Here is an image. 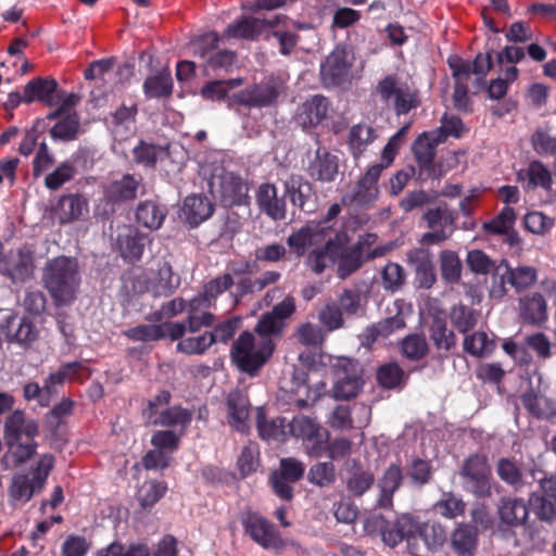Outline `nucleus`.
Segmentation results:
<instances>
[{"instance_id":"nucleus-44","label":"nucleus","mask_w":556,"mask_h":556,"mask_svg":"<svg viewBox=\"0 0 556 556\" xmlns=\"http://www.w3.org/2000/svg\"><path fill=\"white\" fill-rule=\"evenodd\" d=\"M229 424L238 431H245L249 417V401L240 392H232L228 396Z\"/></svg>"},{"instance_id":"nucleus-59","label":"nucleus","mask_w":556,"mask_h":556,"mask_svg":"<svg viewBox=\"0 0 556 556\" xmlns=\"http://www.w3.org/2000/svg\"><path fill=\"white\" fill-rule=\"evenodd\" d=\"M212 344V336L208 332H204L180 340L177 344V350L188 355L203 354Z\"/></svg>"},{"instance_id":"nucleus-64","label":"nucleus","mask_w":556,"mask_h":556,"mask_svg":"<svg viewBox=\"0 0 556 556\" xmlns=\"http://www.w3.org/2000/svg\"><path fill=\"white\" fill-rule=\"evenodd\" d=\"M165 154V150L152 143L140 141V143L134 148L135 161L144 166H154L157 159Z\"/></svg>"},{"instance_id":"nucleus-19","label":"nucleus","mask_w":556,"mask_h":556,"mask_svg":"<svg viewBox=\"0 0 556 556\" xmlns=\"http://www.w3.org/2000/svg\"><path fill=\"white\" fill-rule=\"evenodd\" d=\"M186 332L182 323L170 321L161 325H140L124 331V334L134 341L149 342L169 337L172 340L180 339Z\"/></svg>"},{"instance_id":"nucleus-17","label":"nucleus","mask_w":556,"mask_h":556,"mask_svg":"<svg viewBox=\"0 0 556 556\" xmlns=\"http://www.w3.org/2000/svg\"><path fill=\"white\" fill-rule=\"evenodd\" d=\"M371 522L381 529L382 541L391 547L396 546L404 539L409 544L418 530V522L409 515H402L393 523L387 522L381 516L374 517L368 521L367 527H370Z\"/></svg>"},{"instance_id":"nucleus-33","label":"nucleus","mask_w":556,"mask_h":556,"mask_svg":"<svg viewBox=\"0 0 556 556\" xmlns=\"http://www.w3.org/2000/svg\"><path fill=\"white\" fill-rule=\"evenodd\" d=\"M39 434L38 422L28 418L24 412L15 410L9 415L4 422V438L16 440L17 437H37Z\"/></svg>"},{"instance_id":"nucleus-4","label":"nucleus","mask_w":556,"mask_h":556,"mask_svg":"<svg viewBox=\"0 0 556 556\" xmlns=\"http://www.w3.org/2000/svg\"><path fill=\"white\" fill-rule=\"evenodd\" d=\"M231 274L225 273L211 279L203 286V291L189 302L188 328L195 332L202 326H211L214 321L213 314L206 312L214 305L216 299L233 286Z\"/></svg>"},{"instance_id":"nucleus-6","label":"nucleus","mask_w":556,"mask_h":556,"mask_svg":"<svg viewBox=\"0 0 556 556\" xmlns=\"http://www.w3.org/2000/svg\"><path fill=\"white\" fill-rule=\"evenodd\" d=\"M376 92L386 106L393 109L397 115L407 114L420 104L417 89L399 75L392 74L381 79Z\"/></svg>"},{"instance_id":"nucleus-55","label":"nucleus","mask_w":556,"mask_h":556,"mask_svg":"<svg viewBox=\"0 0 556 556\" xmlns=\"http://www.w3.org/2000/svg\"><path fill=\"white\" fill-rule=\"evenodd\" d=\"M430 338L439 350H451L455 343L456 338L454 332L447 328L443 319L435 318L430 328Z\"/></svg>"},{"instance_id":"nucleus-45","label":"nucleus","mask_w":556,"mask_h":556,"mask_svg":"<svg viewBox=\"0 0 556 556\" xmlns=\"http://www.w3.org/2000/svg\"><path fill=\"white\" fill-rule=\"evenodd\" d=\"M402 482V470L397 465H391L384 472L379 482L380 497L378 504L380 507L389 508L392 506V497Z\"/></svg>"},{"instance_id":"nucleus-42","label":"nucleus","mask_w":556,"mask_h":556,"mask_svg":"<svg viewBox=\"0 0 556 556\" xmlns=\"http://www.w3.org/2000/svg\"><path fill=\"white\" fill-rule=\"evenodd\" d=\"M141 179L126 174L121 179L113 180L106 187V195L113 201H127L136 198Z\"/></svg>"},{"instance_id":"nucleus-14","label":"nucleus","mask_w":556,"mask_h":556,"mask_svg":"<svg viewBox=\"0 0 556 556\" xmlns=\"http://www.w3.org/2000/svg\"><path fill=\"white\" fill-rule=\"evenodd\" d=\"M330 230V226L313 220L290 235L287 243L298 256L304 255L307 251L309 254L315 249L324 248Z\"/></svg>"},{"instance_id":"nucleus-7","label":"nucleus","mask_w":556,"mask_h":556,"mask_svg":"<svg viewBox=\"0 0 556 556\" xmlns=\"http://www.w3.org/2000/svg\"><path fill=\"white\" fill-rule=\"evenodd\" d=\"M330 368L333 379L332 396L342 401L356 397L364 386L362 365L349 357H336L331 362Z\"/></svg>"},{"instance_id":"nucleus-63","label":"nucleus","mask_w":556,"mask_h":556,"mask_svg":"<svg viewBox=\"0 0 556 556\" xmlns=\"http://www.w3.org/2000/svg\"><path fill=\"white\" fill-rule=\"evenodd\" d=\"M166 485L163 482L149 481L141 485L138 498L142 507L153 506L166 493Z\"/></svg>"},{"instance_id":"nucleus-57","label":"nucleus","mask_w":556,"mask_h":556,"mask_svg":"<svg viewBox=\"0 0 556 556\" xmlns=\"http://www.w3.org/2000/svg\"><path fill=\"white\" fill-rule=\"evenodd\" d=\"M515 220L516 213L514 208L505 206L493 219L485 223L483 228L490 233L504 235L509 232Z\"/></svg>"},{"instance_id":"nucleus-49","label":"nucleus","mask_w":556,"mask_h":556,"mask_svg":"<svg viewBox=\"0 0 556 556\" xmlns=\"http://www.w3.org/2000/svg\"><path fill=\"white\" fill-rule=\"evenodd\" d=\"M285 189L286 194L290 198L291 202L302 210L313 194L312 185L298 175H292L285 182Z\"/></svg>"},{"instance_id":"nucleus-47","label":"nucleus","mask_w":556,"mask_h":556,"mask_svg":"<svg viewBox=\"0 0 556 556\" xmlns=\"http://www.w3.org/2000/svg\"><path fill=\"white\" fill-rule=\"evenodd\" d=\"M148 238L136 230L128 229L124 236H119V250L123 258L135 262L140 260Z\"/></svg>"},{"instance_id":"nucleus-54","label":"nucleus","mask_w":556,"mask_h":556,"mask_svg":"<svg viewBox=\"0 0 556 556\" xmlns=\"http://www.w3.org/2000/svg\"><path fill=\"white\" fill-rule=\"evenodd\" d=\"M440 269L442 278L450 282H457L462 274V262L457 253L444 250L440 253Z\"/></svg>"},{"instance_id":"nucleus-5","label":"nucleus","mask_w":556,"mask_h":556,"mask_svg":"<svg viewBox=\"0 0 556 556\" xmlns=\"http://www.w3.org/2000/svg\"><path fill=\"white\" fill-rule=\"evenodd\" d=\"M170 399L168 391H161L148 402L143 416L149 425L169 427L186 433L192 420V413L181 406L169 407Z\"/></svg>"},{"instance_id":"nucleus-9","label":"nucleus","mask_w":556,"mask_h":556,"mask_svg":"<svg viewBox=\"0 0 556 556\" xmlns=\"http://www.w3.org/2000/svg\"><path fill=\"white\" fill-rule=\"evenodd\" d=\"M54 466V457L51 454L42 455L31 475H17L13 478L10 495L21 503H26L31 496L39 492Z\"/></svg>"},{"instance_id":"nucleus-34","label":"nucleus","mask_w":556,"mask_h":556,"mask_svg":"<svg viewBox=\"0 0 556 556\" xmlns=\"http://www.w3.org/2000/svg\"><path fill=\"white\" fill-rule=\"evenodd\" d=\"M309 174L320 181H332L338 174V160L325 148H318L309 165Z\"/></svg>"},{"instance_id":"nucleus-30","label":"nucleus","mask_w":556,"mask_h":556,"mask_svg":"<svg viewBox=\"0 0 556 556\" xmlns=\"http://www.w3.org/2000/svg\"><path fill=\"white\" fill-rule=\"evenodd\" d=\"M213 211L214 205L207 197L193 194L185 199L181 213L182 217L190 224V226L195 227L210 218Z\"/></svg>"},{"instance_id":"nucleus-23","label":"nucleus","mask_w":556,"mask_h":556,"mask_svg":"<svg viewBox=\"0 0 556 556\" xmlns=\"http://www.w3.org/2000/svg\"><path fill=\"white\" fill-rule=\"evenodd\" d=\"M329 103L323 96H313L296 110L294 119L304 129L319 125L328 114Z\"/></svg>"},{"instance_id":"nucleus-48","label":"nucleus","mask_w":556,"mask_h":556,"mask_svg":"<svg viewBox=\"0 0 556 556\" xmlns=\"http://www.w3.org/2000/svg\"><path fill=\"white\" fill-rule=\"evenodd\" d=\"M257 429L262 439L270 441H285L289 437L288 421L286 418L278 417L270 421L265 420L260 412L257 417Z\"/></svg>"},{"instance_id":"nucleus-50","label":"nucleus","mask_w":556,"mask_h":556,"mask_svg":"<svg viewBox=\"0 0 556 556\" xmlns=\"http://www.w3.org/2000/svg\"><path fill=\"white\" fill-rule=\"evenodd\" d=\"M376 139L375 129L366 124L354 125L349 132V147L355 157H358Z\"/></svg>"},{"instance_id":"nucleus-27","label":"nucleus","mask_w":556,"mask_h":556,"mask_svg":"<svg viewBox=\"0 0 556 556\" xmlns=\"http://www.w3.org/2000/svg\"><path fill=\"white\" fill-rule=\"evenodd\" d=\"M518 180L527 191L543 189L549 191L553 186V175L549 168L540 161H532L518 172Z\"/></svg>"},{"instance_id":"nucleus-35","label":"nucleus","mask_w":556,"mask_h":556,"mask_svg":"<svg viewBox=\"0 0 556 556\" xmlns=\"http://www.w3.org/2000/svg\"><path fill=\"white\" fill-rule=\"evenodd\" d=\"M279 94L278 88L271 84H261L239 93V101L248 106H266L273 104Z\"/></svg>"},{"instance_id":"nucleus-43","label":"nucleus","mask_w":556,"mask_h":556,"mask_svg":"<svg viewBox=\"0 0 556 556\" xmlns=\"http://www.w3.org/2000/svg\"><path fill=\"white\" fill-rule=\"evenodd\" d=\"M464 351L471 356L483 358L489 356L496 348L493 338L484 331H475L464 337Z\"/></svg>"},{"instance_id":"nucleus-1","label":"nucleus","mask_w":556,"mask_h":556,"mask_svg":"<svg viewBox=\"0 0 556 556\" xmlns=\"http://www.w3.org/2000/svg\"><path fill=\"white\" fill-rule=\"evenodd\" d=\"M295 309L294 301L287 298L273 311L263 315L256 326L257 334L243 332L233 342L231 361L243 372L254 376L273 355L275 344L271 334H278L283 320L291 316Z\"/></svg>"},{"instance_id":"nucleus-12","label":"nucleus","mask_w":556,"mask_h":556,"mask_svg":"<svg viewBox=\"0 0 556 556\" xmlns=\"http://www.w3.org/2000/svg\"><path fill=\"white\" fill-rule=\"evenodd\" d=\"M289 437L303 440L307 453L319 457L324 455L329 439L328 431L323 429L313 418L299 415L288 421Z\"/></svg>"},{"instance_id":"nucleus-56","label":"nucleus","mask_w":556,"mask_h":556,"mask_svg":"<svg viewBox=\"0 0 556 556\" xmlns=\"http://www.w3.org/2000/svg\"><path fill=\"white\" fill-rule=\"evenodd\" d=\"M451 321L462 333H467L478 323V314L465 305H456L451 312Z\"/></svg>"},{"instance_id":"nucleus-32","label":"nucleus","mask_w":556,"mask_h":556,"mask_svg":"<svg viewBox=\"0 0 556 556\" xmlns=\"http://www.w3.org/2000/svg\"><path fill=\"white\" fill-rule=\"evenodd\" d=\"M56 81L50 78H34L28 81L24 87V102L31 103L39 101L47 105H53L54 93L56 91Z\"/></svg>"},{"instance_id":"nucleus-16","label":"nucleus","mask_w":556,"mask_h":556,"mask_svg":"<svg viewBox=\"0 0 556 556\" xmlns=\"http://www.w3.org/2000/svg\"><path fill=\"white\" fill-rule=\"evenodd\" d=\"M213 193L218 195L225 205H241L247 202L248 186L231 172H223L220 175H214L210 181Z\"/></svg>"},{"instance_id":"nucleus-24","label":"nucleus","mask_w":556,"mask_h":556,"mask_svg":"<svg viewBox=\"0 0 556 556\" xmlns=\"http://www.w3.org/2000/svg\"><path fill=\"white\" fill-rule=\"evenodd\" d=\"M3 333L9 342H15L22 346H29L38 338V330L27 317L12 315L7 317Z\"/></svg>"},{"instance_id":"nucleus-53","label":"nucleus","mask_w":556,"mask_h":556,"mask_svg":"<svg viewBox=\"0 0 556 556\" xmlns=\"http://www.w3.org/2000/svg\"><path fill=\"white\" fill-rule=\"evenodd\" d=\"M522 403L530 414L539 418H552L556 414L553 402L543 395L526 393Z\"/></svg>"},{"instance_id":"nucleus-29","label":"nucleus","mask_w":556,"mask_h":556,"mask_svg":"<svg viewBox=\"0 0 556 556\" xmlns=\"http://www.w3.org/2000/svg\"><path fill=\"white\" fill-rule=\"evenodd\" d=\"M519 316L523 323L540 326L547 320V304L540 293L527 294L518 301Z\"/></svg>"},{"instance_id":"nucleus-22","label":"nucleus","mask_w":556,"mask_h":556,"mask_svg":"<svg viewBox=\"0 0 556 556\" xmlns=\"http://www.w3.org/2000/svg\"><path fill=\"white\" fill-rule=\"evenodd\" d=\"M91 375V369L84 362H73L63 364L56 371L51 372L45 380L46 392L52 396L58 392L59 387L66 381L75 380L86 381Z\"/></svg>"},{"instance_id":"nucleus-58","label":"nucleus","mask_w":556,"mask_h":556,"mask_svg":"<svg viewBox=\"0 0 556 556\" xmlns=\"http://www.w3.org/2000/svg\"><path fill=\"white\" fill-rule=\"evenodd\" d=\"M172 77L169 73H160L147 78L144 81V92L150 98L166 97L172 92Z\"/></svg>"},{"instance_id":"nucleus-11","label":"nucleus","mask_w":556,"mask_h":556,"mask_svg":"<svg viewBox=\"0 0 556 556\" xmlns=\"http://www.w3.org/2000/svg\"><path fill=\"white\" fill-rule=\"evenodd\" d=\"M460 476L464 488L477 497H489L492 493L491 468L484 455H471L465 459Z\"/></svg>"},{"instance_id":"nucleus-10","label":"nucleus","mask_w":556,"mask_h":556,"mask_svg":"<svg viewBox=\"0 0 556 556\" xmlns=\"http://www.w3.org/2000/svg\"><path fill=\"white\" fill-rule=\"evenodd\" d=\"M78 102L79 97L74 93L59 96L56 109L48 116L58 119L50 130L52 138L70 141L77 137L80 124L75 108Z\"/></svg>"},{"instance_id":"nucleus-61","label":"nucleus","mask_w":556,"mask_h":556,"mask_svg":"<svg viewBox=\"0 0 556 556\" xmlns=\"http://www.w3.org/2000/svg\"><path fill=\"white\" fill-rule=\"evenodd\" d=\"M417 533L422 538L429 549H437L446 541V531L439 523H425L422 527L418 525Z\"/></svg>"},{"instance_id":"nucleus-31","label":"nucleus","mask_w":556,"mask_h":556,"mask_svg":"<svg viewBox=\"0 0 556 556\" xmlns=\"http://www.w3.org/2000/svg\"><path fill=\"white\" fill-rule=\"evenodd\" d=\"M407 258L416 271L420 287L430 288L437 279L431 253L426 249H415L408 252Z\"/></svg>"},{"instance_id":"nucleus-20","label":"nucleus","mask_w":556,"mask_h":556,"mask_svg":"<svg viewBox=\"0 0 556 556\" xmlns=\"http://www.w3.org/2000/svg\"><path fill=\"white\" fill-rule=\"evenodd\" d=\"M497 530L514 529L526 525L529 508L522 498L504 496L497 504Z\"/></svg>"},{"instance_id":"nucleus-51","label":"nucleus","mask_w":556,"mask_h":556,"mask_svg":"<svg viewBox=\"0 0 556 556\" xmlns=\"http://www.w3.org/2000/svg\"><path fill=\"white\" fill-rule=\"evenodd\" d=\"M374 481L375 475L371 470L355 467L350 470L345 484L351 494L354 496H361L372 486Z\"/></svg>"},{"instance_id":"nucleus-60","label":"nucleus","mask_w":556,"mask_h":556,"mask_svg":"<svg viewBox=\"0 0 556 556\" xmlns=\"http://www.w3.org/2000/svg\"><path fill=\"white\" fill-rule=\"evenodd\" d=\"M241 84L242 79L211 81L203 86L201 89V94L204 99L219 101L227 96L229 90L239 87Z\"/></svg>"},{"instance_id":"nucleus-13","label":"nucleus","mask_w":556,"mask_h":556,"mask_svg":"<svg viewBox=\"0 0 556 556\" xmlns=\"http://www.w3.org/2000/svg\"><path fill=\"white\" fill-rule=\"evenodd\" d=\"M355 58L352 50L338 46L326 58L320 67V75L325 86H338L351 77V68Z\"/></svg>"},{"instance_id":"nucleus-2","label":"nucleus","mask_w":556,"mask_h":556,"mask_svg":"<svg viewBox=\"0 0 556 556\" xmlns=\"http://www.w3.org/2000/svg\"><path fill=\"white\" fill-rule=\"evenodd\" d=\"M345 240L344 233H337L334 238H329L323 249H315L307 255V266L315 274H321L326 267L339 258L338 276L342 279L350 276L361 267L364 251L363 243L345 249Z\"/></svg>"},{"instance_id":"nucleus-40","label":"nucleus","mask_w":556,"mask_h":556,"mask_svg":"<svg viewBox=\"0 0 556 556\" xmlns=\"http://www.w3.org/2000/svg\"><path fill=\"white\" fill-rule=\"evenodd\" d=\"M36 437H17L16 440L4 438L8 446L7 459L13 465H20L27 462L36 453Z\"/></svg>"},{"instance_id":"nucleus-36","label":"nucleus","mask_w":556,"mask_h":556,"mask_svg":"<svg viewBox=\"0 0 556 556\" xmlns=\"http://www.w3.org/2000/svg\"><path fill=\"white\" fill-rule=\"evenodd\" d=\"M440 142H442V136L438 131L424 132L416 139L413 151L421 168H430L434 159L435 147Z\"/></svg>"},{"instance_id":"nucleus-15","label":"nucleus","mask_w":556,"mask_h":556,"mask_svg":"<svg viewBox=\"0 0 556 556\" xmlns=\"http://www.w3.org/2000/svg\"><path fill=\"white\" fill-rule=\"evenodd\" d=\"M305 466L300 460L289 457L280 460V466L270 475V484L275 494L286 501L293 496V484L304 475Z\"/></svg>"},{"instance_id":"nucleus-52","label":"nucleus","mask_w":556,"mask_h":556,"mask_svg":"<svg viewBox=\"0 0 556 556\" xmlns=\"http://www.w3.org/2000/svg\"><path fill=\"white\" fill-rule=\"evenodd\" d=\"M433 510L444 518L455 519L464 515L466 503L453 493H444L433 505Z\"/></svg>"},{"instance_id":"nucleus-28","label":"nucleus","mask_w":556,"mask_h":556,"mask_svg":"<svg viewBox=\"0 0 556 556\" xmlns=\"http://www.w3.org/2000/svg\"><path fill=\"white\" fill-rule=\"evenodd\" d=\"M256 201L262 212L275 220L286 217V202L278 197L277 187L269 182L260 185L256 192Z\"/></svg>"},{"instance_id":"nucleus-37","label":"nucleus","mask_w":556,"mask_h":556,"mask_svg":"<svg viewBox=\"0 0 556 556\" xmlns=\"http://www.w3.org/2000/svg\"><path fill=\"white\" fill-rule=\"evenodd\" d=\"M266 23L268 26L274 27L280 23V17L277 16L275 20L269 21L243 18L229 25L223 37L253 39L262 31Z\"/></svg>"},{"instance_id":"nucleus-39","label":"nucleus","mask_w":556,"mask_h":556,"mask_svg":"<svg viewBox=\"0 0 556 556\" xmlns=\"http://www.w3.org/2000/svg\"><path fill=\"white\" fill-rule=\"evenodd\" d=\"M88 213L87 201L76 194L63 197L59 202L58 218L66 224L83 218Z\"/></svg>"},{"instance_id":"nucleus-41","label":"nucleus","mask_w":556,"mask_h":556,"mask_svg":"<svg viewBox=\"0 0 556 556\" xmlns=\"http://www.w3.org/2000/svg\"><path fill=\"white\" fill-rule=\"evenodd\" d=\"M497 476L506 484L519 491L525 484L522 463L510 457L500 458L496 463Z\"/></svg>"},{"instance_id":"nucleus-46","label":"nucleus","mask_w":556,"mask_h":556,"mask_svg":"<svg viewBox=\"0 0 556 556\" xmlns=\"http://www.w3.org/2000/svg\"><path fill=\"white\" fill-rule=\"evenodd\" d=\"M451 544L459 555L471 554L477 547V529L466 523H458L452 533Z\"/></svg>"},{"instance_id":"nucleus-18","label":"nucleus","mask_w":556,"mask_h":556,"mask_svg":"<svg viewBox=\"0 0 556 556\" xmlns=\"http://www.w3.org/2000/svg\"><path fill=\"white\" fill-rule=\"evenodd\" d=\"M245 532L265 548L279 549L283 543L274 526L258 514L249 513L242 520Z\"/></svg>"},{"instance_id":"nucleus-8","label":"nucleus","mask_w":556,"mask_h":556,"mask_svg":"<svg viewBox=\"0 0 556 556\" xmlns=\"http://www.w3.org/2000/svg\"><path fill=\"white\" fill-rule=\"evenodd\" d=\"M493 280L490 296L501 300L507 292L506 285L514 288L516 292H521L534 286L538 280V270L533 266L513 268L506 261H502L495 268Z\"/></svg>"},{"instance_id":"nucleus-3","label":"nucleus","mask_w":556,"mask_h":556,"mask_svg":"<svg viewBox=\"0 0 556 556\" xmlns=\"http://www.w3.org/2000/svg\"><path fill=\"white\" fill-rule=\"evenodd\" d=\"M42 281L56 305L71 304L80 285L77 261L66 256L49 261L43 268Z\"/></svg>"},{"instance_id":"nucleus-62","label":"nucleus","mask_w":556,"mask_h":556,"mask_svg":"<svg viewBox=\"0 0 556 556\" xmlns=\"http://www.w3.org/2000/svg\"><path fill=\"white\" fill-rule=\"evenodd\" d=\"M218 40L216 33H207L194 38L190 42V49L194 55H198L206 62L217 48Z\"/></svg>"},{"instance_id":"nucleus-21","label":"nucleus","mask_w":556,"mask_h":556,"mask_svg":"<svg viewBox=\"0 0 556 556\" xmlns=\"http://www.w3.org/2000/svg\"><path fill=\"white\" fill-rule=\"evenodd\" d=\"M382 166L372 165L359 179L352 193L342 199L344 204L367 205L378 198L377 181L381 175Z\"/></svg>"},{"instance_id":"nucleus-25","label":"nucleus","mask_w":556,"mask_h":556,"mask_svg":"<svg viewBox=\"0 0 556 556\" xmlns=\"http://www.w3.org/2000/svg\"><path fill=\"white\" fill-rule=\"evenodd\" d=\"M179 285V277L173 274L172 267L168 263H163L159 266L157 273L149 278L147 286H141V280L137 279L134 288L139 292H152L155 296L169 295L175 288Z\"/></svg>"},{"instance_id":"nucleus-26","label":"nucleus","mask_w":556,"mask_h":556,"mask_svg":"<svg viewBox=\"0 0 556 556\" xmlns=\"http://www.w3.org/2000/svg\"><path fill=\"white\" fill-rule=\"evenodd\" d=\"M34 270V261L28 251H11L0 264V271L13 281H24Z\"/></svg>"},{"instance_id":"nucleus-38","label":"nucleus","mask_w":556,"mask_h":556,"mask_svg":"<svg viewBox=\"0 0 556 556\" xmlns=\"http://www.w3.org/2000/svg\"><path fill=\"white\" fill-rule=\"evenodd\" d=\"M167 211L164 206L156 201L148 200L138 205L136 218L141 226L150 230H156L162 226Z\"/></svg>"}]
</instances>
